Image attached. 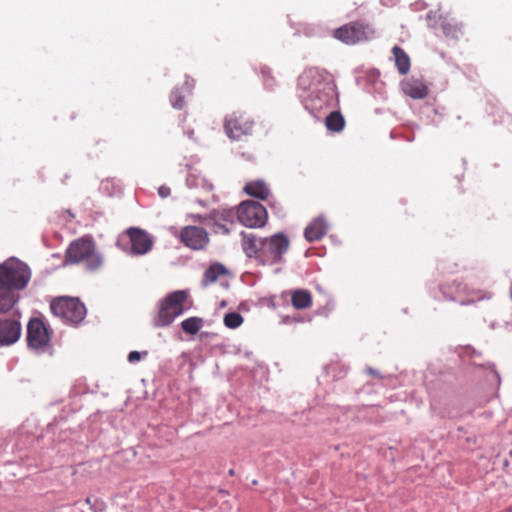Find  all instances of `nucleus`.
<instances>
[{
    "label": "nucleus",
    "mask_w": 512,
    "mask_h": 512,
    "mask_svg": "<svg viewBox=\"0 0 512 512\" xmlns=\"http://www.w3.org/2000/svg\"><path fill=\"white\" fill-rule=\"evenodd\" d=\"M227 273L226 268L219 263L211 265L208 269H206L203 277L204 285H209L216 282L220 276H223Z\"/></svg>",
    "instance_id": "obj_22"
},
{
    "label": "nucleus",
    "mask_w": 512,
    "mask_h": 512,
    "mask_svg": "<svg viewBox=\"0 0 512 512\" xmlns=\"http://www.w3.org/2000/svg\"><path fill=\"white\" fill-rule=\"evenodd\" d=\"M21 335V325L17 320L5 319L0 321V346L14 344Z\"/></svg>",
    "instance_id": "obj_15"
},
{
    "label": "nucleus",
    "mask_w": 512,
    "mask_h": 512,
    "mask_svg": "<svg viewBox=\"0 0 512 512\" xmlns=\"http://www.w3.org/2000/svg\"><path fill=\"white\" fill-rule=\"evenodd\" d=\"M66 264H83L91 272L97 271L103 265L102 256L96 251L94 242L88 237L74 240L65 254Z\"/></svg>",
    "instance_id": "obj_3"
},
{
    "label": "nucleus",
    "mask_w": 512,
    "mask_h": 512,
    "mask_svg": "<svg viewBox=\"0 0 512 512\" xmlns=\"http://www.w3.org/2000/svg\"><path fill=\"white\" fill-rule=\"evenodd\" d=\"M224 128L230 139L240 140L244 136L252 135L254 122L244 114L233 113L225 119Z\"/></svg>",
    "instance_id": "obj_10"
},
{
    "label": "nucleus",
    "mask_w": 512,
    "mask_h": 512,
    "mask_svg": "<svg viewBox=\"0 0 512 512\" xmlns=\"http://www.w3.org/2000/svg\"><path fill=\"white\" fill-rule=\"evenodd\" d=\"M392 53L394 55L395 65L398 72L401 75L407 74L410 70V58L408 54L399 46H394Z\"/></svg>",
    "instance_id": "obj_20"
},
{
    "label": "nucleus",
    "mask_w": 512,
    "mask_h": 512,
    "mask_svg": "<svg viewBox=\"0 0 512 512\" xmlns=\"http://www.w3.org/2000/svg\"><path fill=\"white\" fill-rule=\"evenodd\" d=\"M193 218L196 219V220H199V221H203L205 219L201 215H194Z\"/></svg>",
    "instance_id": "obj_31"
},
{
    "label": "nucleus",
    "mask_w": 512,
    "mask_h": 512,
    "mask_svg": "<svg viewBox=\"0 0 512 512\" xmlns=\"http://www.w3.org/2000/svg\"><path fill=\"white\" fill-rule=\"evenodd\" d=\"M51 312L67 324L77 325L86 316V307L77 298L58 297L50 304Z\"/></svg>",
    "instance_id": "obj_5"
},
{
    "label": "nucleus",
    "mask_w": 512,
    "mask_h": 512,
    "mask_svg": "<svg viewBox=\"0 0 512 512\" xmlns=\"http://www.w3.org/2000/svg\"><path fill=\"white\" fill-rule=\"evenodd\" d=\"M298 87L303 91L326 93L333 90L331 75L324 69L310 67L305 69L298 78Z\"/></svg>",
    "instance_id": "obj_6"
},
{
    "label": "nucleus",
    "mask_w": 512,
    "mask_h": 512,
    "mask_svg": "<svg viewBox=\"0 0 512 512\" xmlns=\"http://www.w3.org/2000/svg\"><path fill=\"white\" fill-rule=\"evenodd\" d=\"M242 248L249 258H255L264 265H271L281 261L289 248V239L282 233L269 238H258L254 234L242 233Z\"/></svg>",
    "instance_id": "obj_2"
},
{
    "label": "nucleus",
    "mask_w": 512,
    "mask_h": 512,
    "mask_svg": "<svg viewBox=\"0 0 512 512\" xmlns=\"http://www.w3.org/2000/svg\"><path fill=\"white\" fill-rule=\"evenodd\" d=\"M510 457L512 458V450L509 452Z\"/></svg>",
    "instance_id": "obj_32"
},
{
    "label": "nucleus",
    "mask_w": 512,
    "mask_h": 512,
    "mask_svg": "<svg viewBox=\"0 0 512 512\" xmlns=\"http://www.w3.org/2000/svg\"><path fill=\"white\" fill-rule=\"evenodd\" d=\"M260 74L263 77V83L267 88H272L275 84L274 78L271 73V69L267 66L260 68Z\"/></svg>",
    "instance_id": "obj_25"
},
{
    "label": "nucleus",
    "mask_w": 512,
    "mask_h": 512,
    "mask_svg": "<svg viewBox=\"0 0 512 512\" xmlns=\"http://www.w3.org/2000/svg\"><path fill=\"white\" fill-rule=\"evenodd\" d=\"M453 287L456 290V294L451 299L457 300L461 305H472L492 298L491 292L484 289L469 288L462 283H453L451 286L444 287L443 293L447 294L448 290Z\"/></svg>",
    "instance_id": "obj_9"
},
{
    "label": "nucleus",
    "mask_w": 512,
    "mask_h": 512,
    "mask_svg": "<svg viewBox=\"0 0 512 512\" xmlns=\"http://www.w3.org/2000/svg\"><path fill=\"white\" fill-rule=\"evenodd\" d=\"M224 324L227 328L236 329L243 323L244 319L240 313L230 312L224 316Z\"/></svg>",
    "instance_id": "obj_24"
},
{
    "label": "nucleus",
    "mask_w": 512,
    "mask_h": 512,
    "mask_svg": "<svg viewBox=\"0 0 512 512\" xmlns=\"http://www.w3.org/2000/svg\"><path fill=\"white\" fill-rule=\"evenodd\" d=\"M181 242L193 250H202L209 243V236L204 228L185 226L180 232Z\"/></svg>",
    "instance_id": "obj_12"
},
{
    "label": "nucleus",
    "mask_w": 512,
    "mask_h": 512,
    "mask_svg": "<svg viewBox=\"0 0 512 512\" xmlns=\"http://www.w3.org/2000/svg\"><path fill=\"white\" fill-rule=\"evenodd\" d=\"M333 37L346 45H357L375 39L376 29L371 23L355 20L335 29Z\"/></svg>",
    "instance_id": "obj_4"
},
{
    "label": "nucleus",
    "mask_w": 512,
    "mask_h": 512,
    "mask_svg": "<svg viewBox=\"0 0 512 512\" xmlns=\"http://www.w3.org/2000/svg\"><path fill=\"white\" fill-rule=\"evenodd\" d=\"M31 279V270L18 259L0 264V313L8 312L18 300L15 291L23 290Z\"/></svg>",
    "instance_id": "obj_1"
},
{
    "label": "nucleus",
    "mask_w": 512,
    "mask_h": 512,
    "mask_svg": "<svg viewBox=\"0 0 512 512\" xmlns=\"http://www.w3.org/2000/svg\"><path fill=\"white\" fill-rule=\"evenodd\" d=\"M402 89L406 95L413 99H423L428 95V87L417 79L404 82Z\"/></svg>",
    "instance_id": "obj_19"
},
{
    "label": "nucleus",
    "mask_w": 512,
    "mask_h": 512,
    "mask_svg": "<svg viewBox=\"0 0 512 512\" xmlns=\"http://www.w3.org/2000/svg\"><path fill=\"white\" fill-rule=\"evenodd\" d=\"M127 235L131 242V251L136 255H143L152 248L153 241L149 234L139 228H129Z\"/></svg>",
    "instance_id": "obj_14"
},
{
    "label": "nucleus",
    "mask_w": 512,
    "mask_h": 512,
    "mask_svg": "<svg viewBox=\"0 0 512 512\" xmlns=\"http://www.w3.org/2000/svg\"><path fill=\"white\" fill-rule=\"evenodd\" d=\"M237 218L246 227L259 228L266 224L268 214L265 207L259 202L246 200L239 204Z\"/></svg>",
    "instance_id": "obj_8"
},
{
    "label": "nucleus",
    "mask_w": 512,
    "mask_h": 512,
    "mask_svg": "<svg viewBox=\"0 0 512 512\" xmlns=\"http://www.w3.org/2000/svg\"><path fill=\"white\" fill-rule=\"evenodd\" d=\"M203 326V319L199 317H189L182 321L181 327L187 334H197Z\"/></svg>",
    "instance_id": "obj_23"
},
{
    "label": "nucleus",
    "mask_w": 512,
    "mask_h": 512,
    "mask_svg": "<svg viewBox=\"0 0 512 512\" xmlns=\"http://www.w3.org/2000/svg\"><path fill=\"white\" fill-rule=\"evenodd\" d=\"M327 233V225L324 219H314L304 231V236L307 241L314 242L320 240Z\"/></svg>",
    "instance_id": "obj_17"
},
{
    "label": "nucleus",
    "mask_w": 512,
    "mask_h": 512,
    "mask_svg": "<svg viewBox=\"0 0 512 512\" xmlns=\"http://www.w3.org/2000/svg\"><path fill=\"white\" fill-rule=\"evenodd\" d=\"M366 371H367V373H369L370 375H373L375 377L379 376V373L376 370L372 369V368H367Z\"/></svg>",
    "instance_id": "obj_29"
},
{
    "label": "nucleus",
    "mask_w": 512,
    "mask_h": 512,
    "mask_svg": "<svg viewBox=\"0 0 512 512\" xmlns=\"http://www.w3.org/2000/svg\"><path fill=\"white\" fill-rule=\"evenodd\" d=\"M169 193H170L169 188L164 187V186H162V187H160V188H159V194H160V196H161L162 198L167 197V196L169 195Z\"/></svg>",
    "instance_id": "obj_28"
},
{
    "label": "nucleus",
    "mask_w": 512,
    "mask_h": 512,
    "mask_svg": "<svg viewBox=\"0 0 512 512\" xmlns=\"http://www.w3.org/2000/svg\"><path fill=\"white\" fill-rule=\"evenodd\" d=\"M244 192L251 197L267 200L271 195V190L267 183L263 180H252L245 184Z\"/></svg>",
    "instance_id": "obj_16"
},
{
    "label": "nucleus",
    "mask_w": 512,
    "mask_h": 512,
    "mask_svg": "<svg viewBox=\"0 0 512 512\" xmlns=\"http://www.w3.org/2000/svg\"><path fill=\"white\" fill-rule=\"evenodd\" d=\"M291 304L297 310H305L312 307L313 298L310 291L306 289H296L290 291Z\"/></svg>",
    "instance_id": "obj_18"
},
{
    "label": "nucleus",
    "mask_w": 512,
    "mask_h": 512,
    "mask_svg": "<svg viewBox=\"0 0 512 512\" xmlns=\"http://www.w3.org/2000/svg\"><path fill=\"white\" fill-rule=\"evenodd\" d=\"M209 219L211 220V228L215 234L227 235L234 225V213L232 210H214L211 212Z\"/></svg>",
    "instance_id": "obj_13"
},
{
    "label": "nucleus",
    "mask_w": 512,
    "mask_h": 512,
    "mask_svg": "<svg viewBox=\"0 0 512 512\" xmlns=\"http://www.w3.org/2000/svg\"><path fill=\"white\" fill-rule=\"evenodd\" d=\"M170 101L172 106L177 109H182L185 104L184 97L180 95L177 91L171 93Z\"/></svg>",
    "instance_id": "obj_26"
},
{
    "label": "nucleus",
    "mask_w": 512,
    "mask_h": 512,
    "mask_svg": "<svg viewBox=\"0 0 512 512\" xmlns=\"http://www.w3.org/2000/svg\"><path fill=\"white\" fill-rule=\"evenodd\" d=\"M325 126L331 132H340L345 126L344 117L339 111H333L326 117Z\"/></svg>",
    "instance_id": "obj_21"
},
{
    "label": "nucleus",
    "mask_w": 512,
    "mask_h": 512,
    "mask_svg": "<svg viewBox=\"0 0 512 512\" xmlns=\"http://www.w3.org/2000/svg\"><path fill=\"white\" fill-rule=\"evenodd\" d=\"M443 32H444L446 35H449V34H450V25H449V24L443 25Z\"/></svg>",
    "instance_id": "obj_30"
},
{
    "label": "nucleus",
    "mask_w": 512,
    "mask_h": 512,
    "mask_svg": "<svg viewBox=\"0 0 512 512\" xmlns=\"http://www.w3.org/2000/svg\"><path fill=\"white\" fill-rule=\"evenodd\" d=\"M141 355H142V353H140L138 351H131L128 355V360L131 363L137 362L141 359Z\"/></svg>",
    "instance_id": "obj_27"
},
{
    "label": "nucleus",
    "mask_w": 512,
    "mask_h": 512,
    "mask_svg": "<svg viewBox=\"0 0 512 512\" xmlns=\"http://www.w3.org/2000/svg\"><path fill=\"white\" fill-rule=\"evenodd\" d=\"M186 299L187 294L184 291H175L169 294L160 304L154 325L156 327L169 326L177 316L183 313Z\"/></svg>",
    "instance_id": "obj_7"
},
{
    "label": "nucleus",
    "mask_w": 512,
    "mask_h": 512,
    "mask_svg": "<svg viewBox=\"0 0 512 512\" xmlns=\"http://www.w3.org/2000/svg\"><path fill=\"white\" fill-rule=\"evenodd\" d=\"M50 336L44 322L38 318L31 319L27 326V342L32 349H42L49 343Z\"/></svg>",
    "instance_id": "obj_11"
}]
</instances>
